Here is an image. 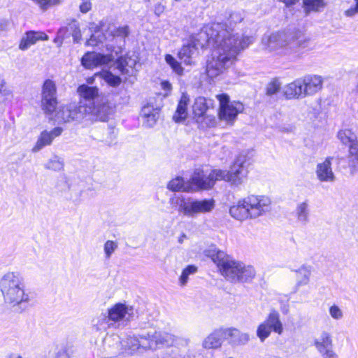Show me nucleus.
<instances>
[{"instance_id":"nucleus-1","label":"nucleus","mask_w":358,"mask_h":358,"mask_svg":"<svg viewBox=\"0 0 358 358\" xmlns=\"http://www.w3.org/2000/svg\"><path fill=\"white\" fill-rule=\"evenodd\" d=\"M226 25L212 23L205 26L187 44L183 45L178 57L185 65H192L199 54V49L212 47L206 71L210 78L224 73L236 61L237 56L248 47L250 38L238 37L226 28Z\"/></svg>"},{"instance_id":"nucleus-2","label":"nucleus","mask_w":358,"mask_h":358,"mask_svg":"<svg viewBox=\"0 0 358 358\" xmlns=\"http://www.w3.org/2000/svg\"><path fill=\"white\" fill-rule=\"evenodd\" d=\"M182 342L185 345L188 344L187 339L177 338L166 331L149 330L138 335H128L122 340L123 353L133 355L144 351H155L162 347L173 346Z\"/></svg>"},{"instance_id":"nucleus-3","label":"nucleus","mask_w":358,"mask_h":358,"mask_svg":"<svg viewBox=\"0 0 358 358\" xmlns=\"http://www.w3.org/2000/svg\"><path fill=\"white\" fill-rule=\"evenodd\" d=\"M205 254L217 265L221 275L232 283L250 282L256 275L253 266L234 259L216 248L206 250Z\"/></svg>"},{"instance_id":"nucleus-4","label":"nucleus","mask_w":358,"mask_h":358,"mask_svg":"<svg viewBox=\"0 0 358 358\" xmlns=\"http://www.w3.org/2000/svg\"><path fill=\"white\" fill-rule=\"evenodd\" d=\"M271 201L264 195H249L239 200L229 208V213L234 219L243 221L256 219L271 210Z\"/></svg>"},{"instance_id":"nucleus-5","label":"nucleus","mask_w":358,"mask_h":358,"mask_svg":"<svg viewBox=\"0 0 358 358\" xmlns=\"http://www.w3.org/2000/svg\"><path fill=\"white\" fill-rule=\"evenodd\" d=\"M0 290L6 303L15 306L30 300L23 276L18 272H8L0 279Z\"/></svg>"},{"instance_id":"nucleus-6","label":"nucleus","mask_w":358,"mask_h":358,"mask_svg":"<svg viewBox=\"0 0 358 358\" xmlns=\"http://www.w3.org/2000/svg\"><path fill=\"white\" fill-rule=\"evenodd\" d=\"M170 203L176 208L179 213L187 217H195L199 214L211 212L215 206L214 199H194L192 197L185 198L182 196H176L170 199Z\"/></svg>"},{"instance_id":"nucleus-7","label":"nucleus","mask_w":358,"mask_h":358,"mask_svg":"<svg viewBox=\"0 0 358 358\" xmlns=\"http://www.w3.org/2000/svg\"><path fill=\"white\" fill-rule=\"evenodd\" d=\"M248 165L246 155H239L229 171L217 170L219 180H224L229 182L231 186L238 187L247 179Z\"/></svg>"},{"instance_id":"nucleus-8","label":"nucleus","mask_w":358,"mask_h":358,"mask_svg":"<svg viewBox=\"0 0 358 358\" xmlns=\"http://www.w3.org/2000/svg\"><path fill=\"white\" fill-rule=\"evenodd\" d=\"M217 170L213 169L208 173L201 167L195 169L189 179L191 192L213 188L215 182L219 180Z\"/></svg>"},{"instance_id":"nucleus-9","label":"nucleus","mask_w":358,"mask_h":358,"mask_svg":"<svg viewBox=\"0 0 358 358\" xmlns=\"http://www.w3.org/2000/svg\"><path fill=\"white\" fill-rule=\"evenodd\" d=\"M217 98L220 102V119L232 124L237 115L243 111V105L238 101L231 102L227 94L217 95Z\"/></svg>"},{"instance_id":"nucleus-10","label":"nucleus","mask_w":358,"mask_h":358,"mask_svg":"<svg viewBox=\"0 0 358 358\" xmlns=\"http://www.w3.org/2000/svg\"><path fill=\"white\" fill-rule=\"evenodd\" d=\"M87 108L83 102H79L78 105L69 103L62 106L57 110L56 118L61 122L80 121L86 117V113L90 111V109Z\"/></svg>"},{"instance_id":"nucleus-11","label":"nucleus","mask_w":358,"mask_h":358,"mask_svg":"<svg viewBox=\"0 0 358 358\" xmlns=\"http://www.w3.org/2000/svg\"><path fill=\"white\" fill-rule=\"evenodd\" d=\"M41 108L46 114H52L57 106V87L54 81L48 79L41 90Z\"/></svg>"},{"instance_id":"nucleus-12","label":"nucleus","mask_w":358,"mask_h":358,"mask_svg":"<svg viewBox=\"0 0 358 358\" xmlns=\"http://www.w3.org/2000/svg\"><path fill=\"white\" fill-rule=\"evenodd\" d=\"M109 318L115 327H124L134 316V308L124 303H117L108 310Z\"/></svg>"},{"instance_id":"nucleus-13","label":"nucleus","mask_w":358,"mask_h":358,"mask_svg":"<svg viewBox=\"0 0 358 358\" xmlns=\"http://www.w3.org/2000/svg\"><path fill=\"white\" fill-rule=\"evenodd\" d=\"M313 345L322 358H339L334 348L331 334L322 331L320 336L313 341Z\"/></svg>"},{"instance_id":"nucleus-14","label":"nucleus","mask_w":358,"mask_h":358,"mask_svg":"<svg viewBox=\"0 0 358 358\" xmlns=\"http://www.w3.org/2000/svg\"><path fill=\"white\" fill-rule=\"evenodd\" d=\"M84 105L87 108V109H90V111L86 113V117L87 115H92L96 120L101 122H106L109 116L113 113V108L106 95L102 96V99L99 102H96L92 106H88L85 103Z\"/></svg>"},{"instance_id":"nucleus-15","label":"nucleus","mask_w":358,"mask_h":358,"mask_svg":"<svg viewBox=\"0 0 358 358\" xmlns=\"http://www.w3.org/2000/svg\"><path fill=\"white\" fill-rule=\"evenodd\" d=\"M300 78L305 97L313 96L322 89L324 80L320 76L308 74Z\"/></svg>"},{"instance_id":"nucleus-16","label":"nucleus","mask_w":358,"mask_h":358,"mask_svg":"<svg viewBox=\"0 0 358 358\" xmlns=\"http://www.w3.org/2000/svg\"><path fill=\"white\" fill-rule=\"evenodd\" d=\"M130 32V27L128 25L115 27L110 31L109 34L112 36V41L117 45V47L110 45L109 49H111V52H115L116 55L122 52L125 46L126 38L129 36Z\"/></svg>"},{"instance_id":"nucleus-17","label":"nucleus","mask_w":358,"mask_h":358,"mask_svg":"<svg viewBox=\"0 0 358 358\" xmlns=\"http://www.w3.org/2000/svg\"><path fill=\"white\" fill-rule=\"evenodd\" d=\"M264 48L268 52L288 45V36L285 32H275L264 36L262 41Z\"/></svg>"},{"instance_id":"nucleus-18","label":"nucleus","mask_w":358,"mask_h":358,"mask_svg":"<svg viewBox=\"0 0 358 358\" xmlns=\"http://www.w3.org/2000/svg\"><path fill=\"white\" fill-rule=\"evenodd\" d=\"M78 93L81 97L80 102H83L88 106H92L96 102H99L102 99V96L106 94L99 92L96 87H92L87 85H82L78 88Z\"/></svg>"},{"instance_id":"nucleus-19","label":"nucleus","mask_w":358,"mask_h":358,"mask_svg":"<svg viewBox=\"0 0 358 358\" xmlns=\"http://www.w3.org/2000/svg\"><path fill=\"white\" fill-rule=\"evenodd\" d=\"M113 59L111 55H103L95 52L86 53L81 59V63L87 69L106 65Z\"/></svg>"},{"instance_id":"nucleus-20","label":"nucleus","mask_w":358,"mask_h":358,"mask_svg":"<svg viewBox=\"0 0 358 358\" xmlns=\"http://www.w3.org/2000/svg\"><path fill=\"white\" fill-rule=\"evenodd\" d=\"M62 131L63 129L59 127H55L51 131H43L40 134L36 144L31 150L32 152H37L42 150L44 147L51 145L53 140L56 137L59 136Z\"/></svg>"},{"instance_id":"nucleus-21","label":"nucleus","mask_w":358,"mask_h":358,"mask_svg":"<svg viewBox=\"0 0 358 358\" xmlns=\"http://www.w3.org/2000/svg\"><path fill=\"white\" fill-rule=\"evenodd\" d=\"M103 349L106 356L115 357L122 352V340L116 334L107 335L103 341Z\"/></svg>"},{"instance_id":"nucleus-22","label":"nucleus","mask_w":358,"mask_h":358,"mask_svg":"<svg viewBox=\"0 0 358 358\" xmlns=\"http://www.w3.org/2000/svg\"><path fill=\"white\" fill-rule=\"evenodd\" d=\"M48 36L43 31H28L22 36L20 43L19 49L24 51L28 50L31 45H35L40 41H48Z\"/></svg>"},{"instance_id":"nucleus-23","label":"nucleus","mask_w":358,"mask_h":358,"mask_svg":"<svg viewBox=\"0 0 358 358\" xmlns=\"http://www.w3.org/2000/svg\"><path fill=\"white\" fill-rule=\"evenodd\" d=\"M333 157H327L324 162L317 164L316 167V176L321 182H333L335 176L331 168Z\"/></svg>"},{"instance_id":"nucleus-24","label":"nucleus","mask_w":358,"mask_h":358,"mask_svg":"<svg viewBox=\"0 0 358 358\" xmlns=\"http://www.w3.org/2000/svg\"><path fill=\"white\" fill-rule=\"evenodd\" d=\"M282 93L287 99H300L305 98L301 78L286 85L282 88Z\"/></svg>"},{"instance_id":"nucleus-25","label":"nucleus","mask_w":358,"mask_h":358,"mask_svg":"<svg viewBox=\"0 0 358 358\" xmlns=\"http://www.w3.org/2000/svg\"><path fill=\"white\" fill-rule=\"evenodd\" d=\"M221 328L213 330L202 342V347L206 350H216L220 348L223 342V336Z\"/></svg>"},{"instance_id":"nucleus-26","label":"nucleus","mask_w":358,"mask_h":358,"mask_svg":"<svg viewBox=\"0 0 358 358\" xmlns=\"http://www.w3.org/2000/svg\"><path fill=\"white\" fill-rule=\"evenodd\" d=\"M296 222L301 225L306 226L310 222V209L308 199L296 204L294 210Z\"/></svg>"},{"instance_id":"nucleus-27","label":"nucleus","mask_w":358,"mask_h":358,"mask_svg":"<svg viewBox=\"0 0 358 358\" xmlns=\"http://www.w3.org/2000/svg\"><path fill=\"white\" fill-rule=\"evenodd\" d=\"M141 115L143 119V125L147 127H152L159 117V109L148 104L142 108Z\"/></svg>"},{"instance_id":"nucleus-28","label":"nucleus","mask_w":358,"mask_h":358,"mask_svg":"<svg viewBox=\"0 0 358 358\" xmlns=\"http://www.w3.org/2000/svg\"><path fill=\"white\" fill-rule=\"evenodd\" d=\"M67 30H70L71 35L75 43H79L81 40V31L80 29L79 23L76 20H71V22L69 23L68 27H61L57 31V36L55 39L56 42L57 40H60L61 42L63 41L66 32Z\"/></svg>"},{"instance_id":"nucleus-29","label":"nucleus","mask_w":358,"mask_h":358,"mask_svg":"<svg viewBox=\"0 0 358 358\" xmlns=\"http://www.w3.org/2000/svg\"><path fill=\"white\" fill-rule=\"evenodd\" d=\"M213 105L211 99H206L204 97L199 96L196 98L193 104V113L196 121L199 122L200 119L203 117L208 109Z\"/></svg>"},{"instance_id":"nucleus-30","label":"nucleus","mask_w":358,"mask_h":358,"mask_svg":"<svg viewBox=\"0 0 358 358\" xmlns=\"http://www.w3.org/2000/svg\"><path fill=\"white\" fill-rule=\"evenodd\" d=\"M336 164L338 166L348 171L351 175L358 172V157L346 156V157H337Z\"/></svg>"},{"instance_id":"nucleus-31","label":"nucleus","mask_w":358,"mask_h":358,"mask_svg":"<svg viewBox=\"0 0 358 358\" xmlns=\"http://www.w3.org/2000/svg\"><path fill=\"white\" fill-rule=\"evenodd\" d=\"M189 103V97L186 93H182L179 100L176 110L173 115L176 122H180L187 117V106Z\"/></svg>"},{"instance_id":"nucleus-32","label":"nucleus","mask_w":358,"mask_h":358,"mask_svg":"<svg viewBox=\"0 0 358 358\" xmlns=\"http://www.w3.org/2000/svg\"><path fill=\"white\" fill-rule=\"evenodd\" d=\"M288 46L290 48L304 49L308 47L309 38L300 31L287 34Z\"/></svg>"},{"instance_id":"nucleus-33","label":"nucleus","mask_w":358,"mask_h":358,"mask_svg":"<svg viewBox=\"0 0 358 358\" xmlns=\"http://www.w3.org/2000/svg\"><path fill=\"white\" fill-rule=\"evenodd\" d=\"M275 333L280 335L283 332V325L280 314L275 310H271L264 321Z\"/></svg>"},{"instance_id":"nucleus-34","label":"nucleus","mask_w":358,"mask_h":358,"mask_svg":"<svg viewBox=\"0 0 358 358\" xmlns=\"http://www.w3.org/2000/svg\"><path fill=\"white\" fill-rule=\"evenodd\" d=\"M167 187L173 192H191L189 180L185 181L183 178L180 176L172 179L169 182Z\"/></svg>"},{"instance_id":"nucleus-35","label":"nucleus","mask_w":358,"mask_h":358,"mask_svg":"<svg viewBox=\"0 0 358 358\" xmlns=\"http://www.w3.org/2000/svg\"><path fill=\"white\" fill-rule=\"evenodd\" d=\"M296 273V286L308 285L310 281V277L312 273V267L308 265H302L297 270Z\"/></svg>"},{"instance_id":"nucleus-36","label":"nucleus","mask_w":358,"mask_h":358,"mask_svg":"<svg viewBox=\"0 0 358 358\" xmlns=\"http://www.w3.org/2000/svg\"><path fill=\"white\" fill-rule=\"evenodd\" d=\"M243 20V15L240 12H232L230 15H229V17L227 20V22H224V23H222V22H218L219 24H225L226 25V28L227 29H229L231 30L233 34L234 35H237L238 36V37H248V38H250V43L248 44V45L250 44H251L253 41V38L252 36H245V35H240L238 34V33H235L234 32V29L231 27V26L233 24H236L237 23H239L241 22H242V20Z\"/></svg>"},{"instance_id":"nucleus-37","label":"nucleus","mask_w":358,"mask_h":358,"mask_svg":"<svg viewBox=\"0 0 358 358\" xmlns=\"http://www.w3.org/2000/svg\"><path fill=\"white\" fill-rule=\"evenodd\" d=\"M337 138L343 145L350 146L358 143L357 136L351 129H341L337 134Z\"/></svg>"},{"instance_id":"nucleus-38","label":"nucleus","mask_w":358,"mask_h":358,"mask_svg":"<svg viewBox=\"0 0 358 358\" xmlns=\"http://www.w3.org/2000/svg\"><path fill=\"white\" fill-rule=\"evenodd\" d=\"M326 5L324 0H303V8L306 15L311 12H320Z\"/></svg>"},{"instance_id":"nucleus-39","label":"nucleus","mask_w":358,"mask_h":358,"mask_svg":"<svg viewBox=\"0 0 358 358\" xmlns=\"http://www.w3.org/2000/svg\"><path fill=\"white\" fill-rule=\"evenodd\" d=\"M92 324L98 331H106L108 328L114 327L108 313H101L96 317L94 318Z\"/></svg>"},{"instance_id":"nucleus-40","label":"nucleus","mask_w":358,"mask_h":358,"mask_svg":"<svg viewBox=\"0 0 358 358\" xmlns=\"http://www.w3.org/2000/svg\"><path fill=\"white\" fill-rule=\"evenodd\" d=\"M273 330L264 322H262L257 327L256 334L259 341L264 343L271 334Z\"/></svg>"},{"instance_id":"nucleus-41","label":"nucleus","mask_w":358,"mask_h":358,"mask_svg":"<svg viewBox=\"0 0 358 358\" xmlns=\"http://www.w3.org/2000/svg\"><path fill=\"white\" fill-rule=\"evenodd\" d=\"M197 271V267L194 265H189L183 269L181 275L179 278V285L184 287L187 285L189 276L190 275L196 273Z\"/></svg>"},{"instance_id":"nucleus-42","label":"nucleus","mask_w":358,"mask_h":358,"mask_svg":"<svg viewBox=\"0 0 358 358\" xmlns=\"http://www.w3.org/2000/svg\"><path fill=\"white\" fill-rule=\"evenodd\" d=\"M165 61L176 74L179 76H182L183 74L184 69L180 63L178 62L171 55H166Z\"/></svg>"},{"instance_id":"nucleus-43","label":"nucleus","mask_w":358,"mask_h":358,"mask_svg":"<svg viewBox=\"0 0 358 358\" xmlns=\"http://www.w3.org/2000/svg\"><path fill=\"white\" fill-rule=\"evenodd\" d=\"M64 163L59 157L55 156L50 159L45 165V168L55 171H59L63 169Z\"/></svg>"},{"instance_id":"nucleus-44","label":"nucleus","mask_w":358,"mask_h":358,"mask_svg":"<svg viewBox=\"0 0 358 358\" xmlns=\"http://www.w3.org/2000/svg\"><path fill=\"white\" fill-rule=\"evenodd\" d=\"M117 248L118 243L116 241L110 240L107 241L103 245L105 258L109 259Z\"/></svg>"},{"instance_id":"nucleus-45","label":"nucleus","mask_w":358,"mask_h":358,"mask_svg":"<svg viewBox=\"0 0 358 358\" xmlns=\"http://www.w3.org/2000/svg\"><path fill=\"white\" fill-rule=\"evenodd\" d=\"M281 88V83L278 79L274 78L268 83L266 87V93L268 96H271L278 93Z\"/></svg>"},{"instance_id":"nucleus-46","label":"nucleus","mask_w":358,"mask_h":358,"mask_svg":"<svg viewBox=\"0 0 358 358\" xmlns=\"http://www.w3.org/2000/svg\"><path fill=\"white\" fill-rule=\"evenodd\" d=\"M103 78L105 81L112 87H117L122 82V80L119 76L113 75L108 71L104 73Z\"/></svg>"},{"instance_id":"nucleus-47","label":"nucleus","mask_w":358,"mask_h":358,"mask_svg":"<svg viewBox=\"0 0 358 358\" xmlns=\"http://www.w3.org/2000/svg\"><path fill=\"white\" fill-rule=\"evenodd\" d=\"M238 337L232 339L230 343L236 345H243L247 344L250 341V335L248 333H243L238 330Z\"/></svg>"},{"instance_id":"nucleus-48","label":"nucleus","mask_w":358,"mask_h":358,"mask_svg":"<svg viewBox=\"0 0 358 358\" xmlns=\"http://www.w3.org/2000/svg\"><path fill=\"white\" fill-rule=\"evenodd\" d=\"M221 329H222V333H223L222 336H223L224 341L226 339H230V341H229V342H230L232 339H236L238 337L237 334H238V329H237L236 328H233V327L222 328V327H221Z\"/></svg>"},{"instance_id":"nucleus-49","label":"nucleus","mask_w":358,"mask_h":358,"mask_svg":"<svg viewBox=\"0 0 358 358\" xmlns=\"http://www.w3.org/2000/svg\"><path fill=\"white\" fill-rule=\"evenodd\" d=\"M221 329H222V333H223L222 336H223L224 341L226 339H230V341H229V342H230L232 339H236L238 337L237 334H238V329H237L236 328H233V327L222 328V327H221Z\"/></svg>"},{"instance_id":"nucleus-50","label":"nucleus","mask_w":358,"mask_h":358,"mask_svg":"<svg viewBox=\"0 0 358 358\" xmlns=\"http://www.w3.org/2000/svg\"><path fill=\"white\" fill-rule=\"evenodd\" d=\"M329 313L330 316L336 320H340L343 317V312L337 305H332L329 307Z\"/></svg>"},{"instance_id":"nucleus-51","label":"nucleus","mask_w":358,"mask_h":358,"mask_svg":"<svg viewBox=\"0 0 358 358\" xmlns=\"http://www.w3.org/2000/svg\"><path fill=\"white\" fill-rule=\"evenodd\" d=\"M103 38L104 36L102 34L96 31L94 34H92L90 39L87 41L86 45L96 46L99 43H102Z\"/></svg>"},{"instance_id":"nucleus-52","label":"nucleus","mask_w":358,"mask_h":358,"mask_svg":"<svg viewBox=\"0 0 358 358\" xmlns=\"http://www.w3.org/2000/svg\"><path fill=\"white\" fill-rule=\"evenodd\" d=\"M199 122H204L206 127H211L216 124V119L214 115H205Z\"/></svg>"},{"instance_id":"nucleus-53","label":"nucleus","mask_w":358,"mask_h":358,"mask_svg":"<svg viewBox=\"0 0 358 358\" xmlns=\"http://www.w3.org/2000/svg\"><path fill=\"white\" fill-rule=\"evenodd\" d=\"M355 6H351L344 12V15L348 17H353L358 14V0H353Z\"/></svg>"},{"instance_id":"nucleus-54","label":"nucleus","mask_w":358,"mask_h":358,"mask_svg":"<svg viewBox=\"0 0 358 358\" xmlns=\"http://www.w3.org/2000/svg\"><path fill=\"white\" fill-rule=\"evenodd\" d=\"M0 94L3 96H8L12 94V90L6 87L4 80H0Z\"/></svg>"},{"instance_id":"nucleus-55","label":"nucleus","mask_w":358,"mask_h":358,"mask_svg":"<svg viewBox=\"0 0 358 358\" xmlns=\"http://www.w3.org/2000/svg\"><path fill=\"white\" fill-rule=\"evenodd\" d=\"M92 8L90 0H82V3L80 5V10L83 13H87Z\"/></svg>"},{"instance_id":"nucleus-56","label":"nucleus","mask_w":358,"mask_h":358,"mask_svg":"<svg viewBox=\"0 0 358 358\" xmlns=\"http://www.w3.org/2000/svg\"><path fill=\"white\" fill-rule=\"evenodd\" d=\"M348 156L358 157V143L348 146Z\"/></svg>"},{"instance_id":"nucleus-57","label":"nucleus","mask_w":358,"mask_h":358,"mask_svg":"<svg viewBox=\"0 0 358 358\" xmlns=\"http://www.w3.org/2000/svg\"><path fill=\"white\" fill-rule=\"evenodd\" d=\"M52 358H70L69 354L66 349L59 350Z\"/></svg>"},{"instance_id":"nucleus-58","label":"nucleus","mask_w":358,"mask_h":358,"mask_svg":"<svg viewBox=\"0 0 358 358\" xmlns=\"http://www.w3.org/2000/svg\"><path fill=\"white\" fill-rule=\"evenodd\" d=\"M8 24V20L5 19H0V31H6L7 29Z\"/></svg>"},{"instance_id":"nucleus-59","label":"nucleus","mask_w":358,"mask_h":358,"mask_svg":"<svg viewBox=\"0 0 358 358\" xmlns=\"http://www.w3.org/2000/svg\"><path fill=\"white\" fill-rule=\"evenodd\" d=\"M280 2H282L285 4L287 7L292 6L296 4L299 0H278Z\"/></svg>"},{"instance_id":"nucleus-60","label":"nucleus","mask_w":358,"mask_h":358,"mask_svg":"<svg viewBox=\"0 0 358 358\" xmlns=\"http://www.w3.org/2000/svg\"><path fill=\"white\" fill-rule=\"evenodd\" d=\"M6 358H23L22 355L18 353L12 352L8 354Z\"/></svg>"},{"instance_id":"nucleus-61","label":"nucleus","mask_w":358,"mask_h":358,"mask_svg":"<svg viewBox=\"0 0 358 358\" xmlns=\"http://www.w3.org/2000/svg\"><path fill=\"white\" fill-rule=\"evenodd\" d=\"M162 87L166 90H170L171 89V85L169 82H163Z\"/></svg>"},{"instance_id":"nucleus-62","label":"nucleus","mask_w":358,"mask_h":358,"mask_svg":"<svg viewBox=\"0 0 358 358\" xmlns=\"http://www.w3.org/2000/svg\"><path fill=\"white\" fill-rule=\"evenodd\" d=\"M186 235L185 234H182L178 238V243H182L185 238H186Z\"/></svg>"},{"instance_id":"nucleus-63","label":"nucleus","mask_w":358,"mask_h":358,"mask_svg":"<svg viewBox=\"0 0 358 358\" xmlns=\"http://www.w3.org/2000/svg\"><path fill=\"white\" fill-rule=\"evenodd\" d=\"M121 71L123 72V67L122 66L121 67Z\"/></svg>"},{"instance_id":"nucleus-64","label":"nucleus","mask_w":358,"mask_h":358,"mask_svg":"<svg viewBox=\"0 0 358 358\" xmlns=\"http://www.w3.org/2000/svg\"><path fill=\"white\" fill-rule=\"evenodd\" d=\"M228 358H234V357H228Z\"/></svg>"}]
</instances>
